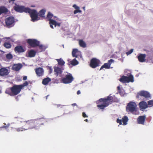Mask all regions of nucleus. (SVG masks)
Instances as JSON below:
<instances>
[{
    "mask_svg": "<svg viewBox=\"0 0 153 153\" xmlns=\"http://www.w3.org/2000/svg\"><path fill=\"white\" fill-rule=\"evenodd\" d=\"M47 122V119L44 118L28 120L24 122V126L23 128L24 130L32 128L38 129L42 126Z\"/></svg>",
    "mask_w": 153,
    "mask_h": 153,
    "instance_id": "f257e3e1",
    "label": "nucleus"
},
{
    "mask_svg": "<svg viewBox=\"0 0 153 153\" xmlns=\"http://www.w3.org/2000/svg\"><path fill=\"white\" fill-rule=\"evenodd\" d=\"M25 12L29 13L31 18L32 21L34 22L38 20L39 18L38 17V14L35 10H31L28 7H25L23 6H20V13Z\"/></svg>",
    "mask_w": 153,
    "mask_h": 153,
    "instance_id": "f03ea898",
    "label": "nucleus"
},
{
    "mask_svg": "<svg viewBox=\"0 0 153 153\" xmlns=\"http://www.w3.org/2000/svg\"><path fill=\"white\" fill-rule=\"evenodd\" d=\"M97 103V107L101 109H103L104 108L107 107L110 104V102H115L114 99L113 97L111 96H108L106 98H101L99 100Z\"/></svg>",
    "mask_w": 153,
    "mask_h": 153,
    "instance_id": "7ed1b4c3",
    "label": "nucleus"
},
{
    "mask_svg": "<svg viewBox=\"0 0 153 153\" xmlns=\"http://www.w3.org/2000/svg\"><path fill=\"white\" fill-rule=\"evenodd\" d=\"M136 103L133 102H130L128 103L126 107V111L128 112H130L134 114H139L137 108Z\"/></svg>",
    "mask_w": 153,
    "mask_h": 153,
    "instance_id": "20e7f679",
    "label": "nucleus"
},
{
    "mask_svg": "<svg viewBox=\"0 0 153 153\" xmlns=\"http://www.w3.org/2000/svg\"><path fill=\"white\" fill-rule=\"evenodd\" d=\"M5 93L11 96H14L19 93V85H14L10 88L6 89Z\"/></svg>",
    "mask_w": 153,
    "mask_h": 153,
    "instance_id": "39448f33",
    "label": "nucleus"
},
{
    "mask_svg": "<svg viewBox=\"0 0 153 153\" xmlns=\"http://www.w3.org/2000/svg\"><path fill=\"white\" fill-rule=\"evenodd\" d=\"M119 81L123 83H128L134 81V77L132 75H130L128 76H123L119 79Z\"/></svg>",
    "mask_w": 153,
    "mask_h": 153,
    "instance_id": "423d86ee",
    "label": "nucleus"
},
{
    "mask_svg": "<svg viewBox=\"0 0 153 153\" xmlns=\"http://www.w3.org/2000/svg\"><path fill=\"white\" fill-rule=\"evenodd\" d=\"M100 63V61L98 59L93 58L91 60L89 65L92 68H95L99 66Z\"/></svg>",
    "mask_w": 153,
    "mask_h": 153,
    "instance_id": "0eeeda50",
    "label": "nucleus"
},
{
    "mask_svg": "<svg viewBox=\"0 0 153 153\" xmlns=\"http://www.w3.org/2000/svg\"><path fill=\"white\" fill-rule=\"evenodd\" d=\"M74 80V78L71 74L69 73L67 74L65 77L63 78L62 79V82L65 84L70 83L72 82Z\"/></svg>",
    "mask_w": 153,
    "mask_h": 153,
    "instance_id": "6e6552de",
    "label": "nucleus"
},
{
    "mask_svg": "<svg viewBox=\"0 0 153 153\" xmlns=\"http://www.w3.org/2000/svg\"><path fill=\"white\" fill-rule=\"evenodd\" d=\"M27 42L32 48L36 47L39 45V42L35 39H28L27 40Z\"/></svg>",
    "mask_w": 153,
    "mask_h": 153,
    "instance_id": "1a4fd4ad",
    "label": "nucleus"
},
{
    "mask_svg": "<svg viewBox=\"0 0 153 153\" xmlns=\"http://www.w3.org/2000/svg\"><path fill=\"white\" fill-rule=\"evenodd\" d=\"M54 75L56 76H59L61 77L62 76V71L61 68L58 67H54Z\"/></svg>",
    "mask_w": 153,
    "mask_h": 153,
    "instance_id": "9d476101",
    "label": "nucleus"
},
{
    "mask_svg": "<svg viewBox=\"0 0 153 153\" xmlns=\"http://www.w3.org/2000/svg\"><path fill=\"white\" fill-rule=\"evenodd\" d=\"M114 62V60L113 59H111L110 60L108 61L107 63H104V65L101 67L100 70H101L103 68H105L106 69L110 68L111 64Z\"/></svg>",
    "mask_w": 153,
    "mask_h": 153,
    "instance_id": "9b49d317",
    "label": "nucleus"
},
{
    "mask_svg": "<svg viewBox=\"0 0 153 153\" xmlns=\"http://www.w3.org/2000/svg\"><path fill=\"white\" fill-rule=\"evenodd\" d=\"M35 71L37 76H42L44 74V71L42 68H37L35 69Z\"/></svg>",
    "mask_w": 153,
    "mask_h": 153,
    "instance_id": "f8f14e48",
    "label": "nucleus"
},
{
    "mask_svg": "<svg viewBox=\"0 0 153 153\" xmlns=\"http://www.w3.org/2000/svg\"><path fill=\"white\" fill-rule=\"evenodd\" d=\"M14 19L12 17H9L5 20L6 25L7 26L11 25L14 23Z\"/></svg>",
    "mask_w": 153,
    "mask_h": 153,
    "instance_id": "ddd939ff",
    "label": "nucleus"
},
{
    "mask_svg": "<svg viewBox=\"0 0 153 153\" xmlns=\"http://www.w3.org/2000/svg\"><path fill=\"white\" fill-rule=\"evenodd\" d=\"M146 117L145 115L140 116L138 117L137 121L138 124L144 125Z\"/></svg>",
    "mask_w": 153,
    "mask_h": 153,
    "instance_id": "4468645a",
    "label": "nucleus"
},
{
    "mask_svg": "<svg viewBox=\"0 0 153 153\" xmlns=\"http://www.w3.org/2000/svg\"><path fill=\"white\" fill-rule=\"evenodd\" d=\"M140 110H143L148 108L147 103L146 102L142 101L140 102L139 104Z\"/></svg>",
    "mask_w": 153,
    "mask_h": 153,
    "instance_id": "2eb2a0df",
    "label": "nucleus"
},
{
    "mask_svg": "<svg viewBox=\"0 0 153 153\" xmlns=\"http://www.w3.org/2000/svg\"><path fill=\"white\" fill-rule=\"evenodd\" d=\"M139 95L141 96L144 97L146 98H148L151 97L150 94L146 91H141L138 93Z\"/></svg>",
    "mask_w": 153,
    "mask_h": 153,
    "instance_id": "dca6fc26",
    "label": "nucleus"
},
{
    "mask_svg": "<svg viewBox=\"0 0 153 153\" xmlns=\"http://www.w3.org/2000/svg\"><path fill=\"white\" fill-rule=\"evenodd\" d=\"M9 74L8 70L5 68H2L0 69V75L2 76H7Z\"/></svg>",
    "mask_w": 153,
    "mask_h": 153,
    "instance_id": "f3484780",
    "label": "nucleus"
},
{
    "mask_svg": "<svg viewBox=\"0 0 153 153\" xmlns=\"http://www.w3.org/2000/svg\"><path fill=\"white\" fill-rule=\"evenodd\" d=\"M146 55L145 54H140L138 56V59L139 62H143L145 61Z\"/></svg>",
    "mask_w": 153,
    "mask_h": 153,
    "instance_id": "a211bd4d",
    "label": "nucleus"
},
{
    "mask_svg": "<svg viewBox=\"0 0 153 153\" xmlns=\"http://www.w3.org/2000/svg\"><path fill=\"white\" fill-rule=\"evenodd\" d=\"M80 54V52L77 49H74L72 52V55L73 57H77Z\"/></svg>",
    "mask_w": 153,
    "mask_h": 153,
    "instance_id": "6ab92c4d",
    "label": "nucleus"
},
{
    "mask_svg": "<svg viewBox=\"0 0 153 153\" xmlns=\"http://www.w3.org/2000/svg\"><path fill=\"white\" fill-rule=\"evenodd\" d=\"M36 53V52L35 51L33 50H30L28 51L27 57L30 58L34 57L35 56Z\"/></svg>",
    "mask_w": 153,
    "mask_h": 153,
    "instance_id": "aec40b11",
    "label": "nucleus"
},
{
    "mask_svg": "<svg viewBox=\"0 0 153 153\" xmlns=\"http://www.w3.org/2000/svg\"><path fill=\"white\" fill-rule=\"evenodd\" d=\"M49 24L50 27L53 29L54 28L53 25H54L55 27H56V22L54 20L52 19L49 21Z\"/></svg>",
    "mask_w": 153,
    "mask_h": 153,
    "instance_id": "412c9836",
    "label": "nucleus"
},
{
    "mask_svg": "<svg viewBox=\"0 0 153 153\" xmlns=\"http://www.w3.org/2000/svg\"><path fill=\"white\" fill-rule=\"evenodd\" d=\"M51 79L49 77H47L42 80V84L44 85H47L48 83L51 81Z\"/></svg>",
    "mask_w": 153,
    "mask_h": 153,
    "instance_id": "4be33fe9",
    "label": "nucleus"
},
{
    "mask_svg": "<svg viewBox=\"0 0 153 153\" xmlns=\"http://www.w3.org/2000/svg\"><path fill=\"white\" fill-rule=\"evenodd\" d=\"M45 12L46 10L45 9H42L40 10L38 14L39 16L40 17H45V16L44 15L45 14Z\"/></svg>",
    "mask_w": 153,
    "mask_h": 153,
    "instance_id": "5701e85b",
    "label": "nucleus"
},
{
    "mask_svg": "<svg viewBox=\"0 0 153 153\" xmlns=\"http://www.w3.org/2000/svg\"><path fill=\"white\" fill-rule=\"evenodd\" d=\"M79 44L80 47L85 48L86 47L85 43L82 39L79 40Z\"/></svg>",
    "mask_w": 153,
    "mask_h": 153,
    "instance_id": "b1692460",
    "label": "nucleus"
},
{
    "mask_svg": "<svg viewBox=\"0 0 153 153\" xmlns=\"http://www.w3.org/2000/svg\"><path fill=\"white\" fill-rule=\"evenodd\" d=\"M128 118L127 116H125L122 118V121L123 123V125H125L127 124V123L128 121Z\"/></svg>",
    "mask_w": 153,
    "mask_h": 153,
    "instance_id": "393cba45",
    "label": "nucleus"
},
{
    "mask_svg": "<svg viewBox=\"0 0 153 153\" xmlns=\"http://www.w3.org/2000/svg\"><path fill=\"white\" fill-rule=\"evenodd\" d=\"M7 12V9L4 7H0V15L2 13H6Z\"/></svg>",
    "mask_w": 153,
    "mask_h": 153,
    "instance_id": "a878e982",
    "label": "nucleus"
},
{
    "mask_svg": "<svg viewBox=\"0 0 153 153\" xmlns=\"http://www.w3.org/2000/svg\"><path fill=\"white\" fill-rule=\"evenodd\" d=\"M12 69L16 71L19 70V63L14 64L12 67Z\"/></svg>",
    "mask_w": 153,
    "mask_h": 153,
    "instance_id": "bb28decb",
    "label": "nucleus"
},
{
    "mask_svg": "<svg viewBox=\"0 0 153 153\" xmlns=\"http://www.w3.org/2000/svg\"><path fill=\"white\" fill-rule=\"evenodd\" d=\"M53 16V14L52 13H51L50 12H49L48 13L46 18L49 21H50L51 20H52V18Z\"/></svg>",
    "mask_w": 153,
    "mask_h": 153,
    "instance_id": "cd10ccee",
    "label": "nucleus"
},
{
    "mask_svg": "<svg viewBox=\"0 0 153 153\" xmlns=\"http://www.w3.org/2000/svg\"><path fill=\"white\" fill-rule=\"evenodd\" d=\"M28 84L29 83L27 81H25L22 84L20 85V92L22 89L24 88L25 86H27Z\"/></svg>",
    "mask_w": 153,
    "mask_h": 153,
    "instance_id": "c85d7f7f",
    "label": "nucleus"
},
{
    "mask_svg": "<svg viewBox=\"0 0 153 153\" xmlns=\"http://www.w3.org/2000/svg\"><path fill=\"white\" fill-rule=\"evenodd\" d=\"M58 62L59 65L62 66L64 65L65 63L64 61L61 58L59 59H56Z\"/></svg>",
    "mask_w": 153,
    "mask_h": 153,
    "instance_id": "c756f323",
    "label": "nucleus"
},
{
    "mask_svg": "<svg viewBox=\"0 0 153 153\" xmlns=\"http://www.w3.org/2000/svg\"><path fill=\"white\" fill-rule=\"evenodd\" d=\"M70 63L73 65H76L78 64V62L75 59H74Z\"/></svg>",
    "mask_w": 153,
    "mask_h": 153,
    "instance_id": "7c9ffc66",
    "label": "nucleus"
},
{
    "mask_svg": "<svg viewBox=\"0 0 153 153\" xmlns=\"http://www.w3.org/2000/svg\"><path fill=\"white\" fill-rule=\"evenodd\" d=\"M4 46L7 48H10L11 47V44L8 42H5L4 44Z\"/></svg>",
    "mask_w": 153,
    "mask_h": 153,
    "instance_id": "2f4dec72",
    "label": "nucleus"
},
{
    "mask_svg": "<svg viewBox=\"0 0 153 153\" xmlns=\"http://www.w3.org/2000/svg\"><path fill=\"white\" fill-rule=\"evenodd\" d=\"M147 104L148 107H151L153 106V100H151L148 101Z\"/></svg>",
    "mask_w": 153,
    "mask_h": 153,
    "instance_id": "473e14b6",
    "label": "nucleus"
},
{
    "mask_svg": "<svg viewBox=\"0 0 153 153\" xmlns=\"http://www.w3.org/2000/svg\"><path fill=\"white\" fill-rule=\"evenodd\" d=\"M7 58L8 59H10L12 58L13 56L10 53H8L7 54L6 56Z\"/></svg>",
    "mask_w": 153,
    "mask_h": 153,
    "instance_id": "72a5a7b5",
    "label": "nucleus"
},
{
    "mask_svg": "<svg viewBox=\"0 0 153 153\" xmlns=\"http://www.w3.org/2000/svg\"><path fill=\"white\" fill-rule=\"evenodd\" d=\"M14 9L17 12H19V5L14 6Z\"/></svg>",
    "mask_w": 153,
    "mask_h": 153,
    "instance_id": "f704fd0d",
    "label": "nucleus"
},
{
    "mask_svg": "<svg viewBox=\"0 0 153 153\" xmlns=\"http://www.w3.org/2000/svg\"><path fill=\"white\" fill-rule=\"evenodd\" d=\"M81 11L79 9H76L74 11V14H76L78 13H81Z\"/></svg>",
    "mask_w": 153,
    "mask_h": 153,
    "instance_id": "c9c22d12",
    "label": "nucleus"
},
{
    "mask_svg": "<svg viewBox=\"0 0 153 153\" xmlns=\"http://www.w3.org/2000/svg\"><path fill=\"white\" fill-rule=\"evenodd\" d=\"M14 50L15 52L19 53V46H16Z\"/></svg>",
    "mask_w": 153,
    "mask_h": 153,
    "instance_id": "e433bc0d",
    "label": "nucleus"
},
{
    "mask_svg": "<svg viewBox=\"0 0 153 153\" xmlns=\"http://www.w3.org/2000/svg\"><path fill=\"white\" fill-rule=\"evenodd\" d=\"M25 49L22 47V46H20V53L23 52H25Z\"/></svg>",
    "mask_w": 153,
    "mask_h": 153,
    "instance_id": "4c0bfd02",
    "label": "nucleus"
},
{
    "mask_svg": "<svg viewBox=\"0 0 153 153\" xmlns=\"http://www.w3.org/2000/svg\"><path fill=\"white\" fill-rule=\"evenodd\" d=\"M117 123H119L120 125L122 124V120H120L118 118L117 119Z\"/></svg>",
    "mask_w": 153,
    "mask_h": 153,
    "instance_id": "58836bf2",
    "label": "nucleus"
},
{
    "mask_svg": "<svg viewBox=\"0 0 153 153\" xmlns=\"http://www.w3.org/2000/svg\"><path fill=\"white\" fill-rule=\"evenodd\" d=\"M133 51V49H131L130 51L127 52L126 53V54L128 55L131 54Z\"/></svg>",
    "mask_w": 153,
    "mask_h": 153,
    "instance_id": "ea45409f",
    "label": "nucleus"
},
{
    "mask_svg": "<svg viewBox=\"0 0 153 153\" xmlns=\"http://www.w3.org/2000/svg\"><path fill=\"white\" fill-rule=\"evenodd\" d=\"M82 116L83 117H88V116H87L85 113L84 112L82 113Z\"/></svg>",
    "mask_w": 153,
    "mask_h": 153,
    "instance_id": "a19ab883",
    "label": "nucleus"
},
{
    "mask_svg": "<svg viewBox=\"0 0 153 153\" xmlns=\"http://www.w3.org/2000/svg\"><path fill=\"white\" fill-rule=\"evenodd\" d=\"M48 69L49 70V73L51 74L52 72V69L51 67H48Z\"/></svg>",
    "mask_w": 153,
    "mask_h": 153,
    "instance_id": "79ce46f5",
    "label": "nucleus"
},
{
    "mask_svg": "<svg viewBox=\"0 0 153 153\" xmlns=\"http://www.w3.org/2000/svg\"><path fill=\"white\" fill-rule=\"evenodd\" d=\"M73 7H74L76 9H79V7L77 6L76 4H74L73 5Z\"/></svg>",
    "mask_w": 153,
    "mask_h": 153,
    "instance_id": "37998d69",
    "label": "nucleus"
},
{
    "mask_svg": "<svg viewBox=\"0 0 153 153\" xmlns=\"http://www.w3.org/2000/svg\"><path fill=\"white\" fill-rule=\"evenodd\" d=\"M27 76H23V80L24 81L26 80L27 79Z\"/></svg>",
    "mask_w": 153,
    "mask_h": 153,
    "instance_id": "c03bdc74",
    "label": "nucleus"
},
{
    "mask_svg": "<svg viewBox=\"0 0 153 153\" xmlns=\"http://www.w3.org/2000/svg\"><path fill=\"white\" fill-rule=\"evenodd\" d=\"M117 90L118 91V92L119 93H120V91H121V88H120V86H117Z\"/></svg>",
    "mask_w": 153,
    "mask_h": 153,
    "instance_id": "a18cd8bd",
    "label": "nucleus"
},
{
    "mask_svg": "<svg viewBox=\"0 0 153 153\" xmlns=\"http://www.w3.org/2000/svg\"><path fill=\"white\" fill-rule=\"evenodd\" d=\"M8 127V126H2V127H1V128H5V129H7Z\"/></svg>",
    "mask_w": 153,
    "mask_h": 153,
    "instance_id": "49530a36",
    "label": "nucleus"
},
{
    "mask_svg": "<svg viewBox=\"0 0 153 153\" xmlns=\"http://www.w3.org/2000/svg\"><path fill=\"white\" fill-rule=\"evenodd\" d=\"M61 23H57L56 22V26L57 25L58 27H59L60 26Z\"/></svg>",
    "mask_w": 153,
    "mask_h": 153,
    "instance_id": "de8ad7c7",
    "label": "nucleus"
},
{
    "mask_svg": "<svg viewBox=\"0 0 153 153\" xmlns=\"http://www.w3.org/2000/svg\"><path fill=\"white\" fill-rule=\"evenodd\" d=\"M81 92L79 90H78L77 92V94L79 95L80 94Z\"/></svg>",
    "mask_w": 153,
    "mask_h": 153,
    "instance_id": "09e8293b",
    "label": "nucleus"
},
{
    "mask_svg": "<svg viewBox=\"0 0 153 153\" xmlns=\"http://www.w3.org/2000/svg\"><path fill=\"white\" fill-rule=\"evenodd\" d=\"M9 0V2L10 3L11 1L14 2L15 1V0Z\"/></svg>",
    "mask_w": 153,
    "mask_h": 153,
    "instance_id": "8fccbe9b",
    "label": "nucleus"
},
{
    "mask_svg": "<svg viewBox=\"0 0 153 153\" xmlns=\"http://www.w3.org/2000/svg\"><path fill=\"white\" fill-rule=\"evenodd\" d=\"M39 48H42V45H39Z\"/></svg>",
    "mask_w": 153,
    "mask_h": 153,
    "instance_id": "3c124183",
    "label": "nucleus"
},
{
    "mask_svg": "<svg viewBox=\"0 0 153 153\" xmlns=\"http://www.w3.org/2000/svg\"><path fill=\"white\" fill-rule=\"evenodd\" d=\"M22 67V65L21 64H20V69Z\"/></svg>",
    "mask_w": 153,
    "mask_h": 153,
    "instance_id": "603ef678",
    "label": "nucleus"
},
{
    "mask_svg": "<svg viewBox=\"0 0 153 153\" xmlns=\"http://www.w3.org/2000/svg\"><path fill=\"white\" fill-rule=\"evenodd\" d=\"M54 19H56V20H57V19H56L57 17H56V16H54Z\"/></svg>",
    "mask_w": 153,
    "mask_h": 153,
    "instance_id": "864d4df0",
    "label": "nucleus"
},
{
    "mask_svg": "<svg viewBox=\"0 0 153 153\" xmlns=\"http://www.w3.org/2000/svg\"><path fill=\"white\" fill-rule=\"evenodd\" d=\"M85 121L86 122H88V120L87 119H86L85 120Z\"/></svg>",
    "mask_w": 153,
    "mask_h": 153,
    "instance_id": "5fc2aeb1",
    "label": "nucleus"
},
{
    "mask_svg": "<svg viewBox=\"0 0 153 153\" xmlns=\"http://www.w3.org/2000/svg\"><path fill=\"white\" fill-rule=\"evenodd\" d=\"M48 95H47V96L46 97V99H47V98H48Z\"/></svg>",
    "mask_w": 153,
    "mask_h": 153,
    "instance_id": "6e6d98bb",
    "label": "nucleus"
},
{
    "mask_svg": "<svg viewBox=\"0 0 153 153\" xmlns=\"http://www.w3.org/2000/svg\"><path fill=\"white\" fill-rule=\"evenodd\" d=\"M20 121L21 122V125H23V124H22V121Z\"/></svg>",
    "mask_w": 153,
    "mask_h": 153,
    "instance_id": "4d7b16f0",
    "label": "nucleus"
},
{
    "mask_svg": "<svg viewBox=\"0 0 153 153\" xmlns=\"http://www.w3.org/2000/svg\"><path fill=\"white\" fill-rule=\"evenodd\" d=\"M16 100L17 101H18V99H17V98L16 97Z\"/></svg>",
    "mask_w": 153,
    "mask_h": 153,
    "instance_id": "13d9d810",
    "label": "nucleus"
},
{
    "mask_svg": "<svg viewBox=\"0 0 153 153\" xmlns=\"http://www.w3.org/2000/svg\"><path fill=\"white\" fill-rule=\"evenodd\" d=\"M1 90H0V93H1Z\"/></svg>",
    "mask_w": 153,
    "mask_h": 153,
    "instance_id": "bf43d9fd",
    "label": "nucleus"
}]
</instances>
